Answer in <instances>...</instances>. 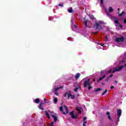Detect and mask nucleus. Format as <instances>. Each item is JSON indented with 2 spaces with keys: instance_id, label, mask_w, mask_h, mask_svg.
Segmentation results:
<instances>
[{
  "instance_id": "f257e3e1",
  "label": "nucleus",
  "mask_w": 126,
  "mask_h": 126,
  "mask_svg": "<svg viewBox=\"0 0 126 126\" xmlns=\"http://www.w3.org/2000/svg\"><path fill=\"white\" fill-rule=\"evenodd\" d=\"M125 66H126V64H125V65H122V66H117L116 67L114 68V70L112 71V68H109L107 70H102L101 71V74H103V73H105V75H103L102 77H100L98 80H97V81H100V80H102L103 78H105L106 76H107V74L108 73H114V72H116L117 71H120L125 67Z\"/></svg>"
},
{
  "instance_id": "f03ea898",
  "label": "nucleus",
  "mask_w": 126,
  "mask_h": 126,
  "mask_svg": "<svg viewBox=\"0 0 126 126\" xmlns=\"http://www.w3.org/2000/svg\"><path fill=\"white\" fill-rule=\"evenodd\" d=\"M104 24V22L102 21H99L98 22L95 23L96 29L98 30L102 29V25Z\"/></svg>"
},
{
  "instance_id": "7ed1b4c3",
  "label": "nucleus",
  "mask_w": 126,
  "mask_h": 126,
  "mask_svg": "<svg viewBox=\"0 0 126 126\" xmlns=\"http://www.w3.org/2000/svg\"><path fill=\"white\" fill-rule=\"evenodd\" d=\"M71 23L72 24V30L73 31H75L77 29V27L75 25V22L74 21V19L71 18Z\"/></svg>"
},
{
  "instance_id": "20e7f679",
  "label": "nucleus",
  "mask_w": 126,
  "mask_h": 126,
  "mask_svg": "<svg viewBox=\"0 0 126 126\" xmlns=\"http://www.w3.org/2000/svg\"><path fill=\"white\" fill-rule=\"evenodd\" d=\"M83 25L86 27V28H87V27H89V28L92 27V24H91V23L89 21H87V20L84 21Z\"/></svg>"
},
{
  "instance_id": "39448f33",
  "label": "nucleus",
  "mask_w": 126,
  "mask_h": 126,
  "mask_svg": "<svg viewBox=\"0 0 126 126\" xmlns=\"http://www.w3.org/2000/svg\"><path fill=\"white\" fill-rule=\"evenodd\" d=\"M70 115H71L72 119H78L77 117H78V114H76L74 115V112L73 111L71 112Z\"/></svg>"
},
{
  "instance_id": "423d86ee",
  "label": "nucleus",
  "mask_w": 126,
  "mask_h": 126,
  "mask_svg": "<svg viewBox=\"0 0 126 126\" xmlns=\"http://www.w3.org/2000/svg\"><path fill=\"white\" fill-rule=\"evenodd\" d=\"M124 40H125L124 37L121 36V37H116L115 41L117 42V43H120V42H124Z\"/></svg>"
},
{
  "instance_id": "0eeeda50",
  "label": "nucleus",
  "mask_w": 126,
  "mask_h": 126,
  "mask_svg": "<svg viewBox=\"0 0 126 126\" xmlns=\"http://www.w3.org/2000/svg\"><path fill=\"white\" fill-rule=\"evenodd\" d=\"M89 85H91V83H90V79H88L84 82V87H86L87 86H89Z\"/></svg>"
},
{
  "instance_id": "6e6552de",
  "label": "nucleus",
  "mask_w": 126,
  "mask_h": 126,
  "mask_svg": "<svg viewBox=\"0 0 126 126\" xmlns=\"http://www.w3.org/2000/svg\"><path fill=\"white\" fill-rule=\"evenodd\" d=\"M117 121L119 122L120 121V118L122 116V110L119 109L117 110Z\"/></svg>"
},
{
  "instance_id": "1a4fd4ad",
  "label": "nucleus",
  "mask_w": 126,
  "mask_h": 126,
  "mask_svg": "<svg viewBox=\"0 0 126 126\" xmlns=\"http://www.w3.org/2000/svg\"><path fill=\"white\" fill-rule=\"evenodd\" d=\"M62 88H63V86H61L60 87L56 88L55 89V94L57 96H59V93H58V90H60V89H61Z\"/></svg>"
},
{
  "instance_id": "9d476101",
  "label": "nucleus",
  "mask_w": 126,
  "mask_h": 126,
  "mask_svg": "<svg viewBox=\"0 0 126 126\" xmlns=\"http://www.w3.org/2000/svg\"><path fill=\"white\" fill-rule=\"evenodd\" d=\"M49 113H51V116L53 117L54 120V122H56V121H58V117H57V116H56V115H54L53 113H54V112H51V111H49Z\"/></svg>"
},
{
  "instance_id": "9b49d317",
  "label": "nucleus",
  "mask_w": 126,
  "mask_h": 126,
  "mask_svg": "<svg viewBox=\"0 0 126 126\" xmlns=\"http://www.w3.org/2000/svg\"><path fill=\"white\" fill-rule=\"evenodd\" d=\"M114 23L115 24V26L117 27V26H119L120 28H123V26L122 25L119 24V21L118 20H115L114 21Z\"/></svg>"
},
{
  "instance_id": "f8f14e48",
  "label": "nucleus",
  "mask_w": 126,
  "mask_h": 126,
  "mask_svg": "<svg viewBox=\"0 0 126 126\" xmlns=\"http://www.w3.org/2000/svg\"><path fill=\"white\" fill-rule=\"evenodd\" d=\"M39 109H40V110H41V111H44V108H43V103H41L39 104Z\"/></svg>"
},
{
  "instance_id": "ddd939ff",
  "label": "nucleus",
  "mask_w": 126,
  "mask_h": 126,
  "mask_svg": "<svg viewBox=\"0 0 126 126\" xmlns=\"http://www.w3.org/2000/svg\"><path fill=\"white\" fill-rule=\"evenodd\" d=\"M70 98V99H74V95L69 94V96L67 97V99H69Z\"/></svg>"
},
{
  "instance_id": "4468645a",
  "label": "nucleus",
  "mask_w": 126,
  "mask_h": 126,
  "mask_svg": "<svg viewBox=\"0 0 126 126\" xmlns=\"http://www.w3.org/2000/svg\"><path fill=\"white\" fill-rule=\"evenodd\" d=\"M79 77H80V73H78L75 76V79H78Z\"/></svg>"
},
{
  "instance_id": "2eb2a0df",
  "label": "nucleus",
  "mask_w": 126,
  "mask_h": 126,
  "mask_svg": "<svg viewBox=\"0 0 126 126\" xmlns=\"http://www.w3.org/2000/svg\"><path fill=\"white\" fill-rule=\"evenodd\" d=\"M64 108L66 112V114H68V108H67V107H66V106L64 105Z\"/></svg>"
},
{
  "instance_id": "dca6fc26",
  "label": "nucleus",
  "mask_w": 126,
  "mask_h": 126,
  "mask_svg": "<svg viewBox=\"0 0 126 126\" xmlns=\"http://www.w3.org/2000/svg\"><path fill=\"white\" fill-rule=\"evenodd\" d=\"M53 102L54 104H57V103H58V98L57 97L54 98Z\"/></svg>"
},
{
  "instance_id": "f3484780",
  "label": "nucleus",
  "mask_w": 126,
  "mask_h": 126,
  "mask_svg": "<svg viewBox=\"0 0 126 126\" xmlns=\"http://www.w3.org/2000/svg\"><path fill=\"white\" fill-rule=\"evenodd\" d=\"M108 11L109 12H113V11H114V9H113L112 7H110L109 9H108Z\"/></svg>"
},
{
  "instance_id": "a211bd4d",
  "label": "nucleus",
  "mask_w": 126,
  "mask_h": 126,
  "mask_svg": "<svg viewBox=\"0 0 126 126\" xmlns=\"http://www.w3.org/2000/svg\"><path fill=\"white\" fill-rule=\"evenodd\" d=\"M45 113L47 118L48 119H50V114H49V113L48 112V111H45Z\"/></svg>"
},
{
  "instance_id": "6ab92c4d",
  "label": "nucleus",
  "mask_w": 126,
  "mask_h": 126,
  "mask_svg": "<svg viewBox=\"0 0 126 126\" xmlns=\"http://www.w3.org/2000/svg\"><path fill=\"white\" fill-rule=\"evenodd\" d=\"M76 110L78 111V113H79V114H80V113H81V109L80 108H79V107H77V108H76Z\"/></svg>"
},
{
  "instance_id": "aec40b11",
  "label": "nucleus",
  "mask_w": 126,
  "mask_h": 126,
  "mask_svg": "<svg viewBox=\"0 0 126 126\" xmlns=\"http://www.w3.org/2000/svg\"><path fill=\"white\" fill-rule=\"evenodd\" d=\"M39 102H40V99L39 98L35 99V102L36 103V104H38Z\"/></svg>"
},
{
  "instance_id": "412c9836",
  "label": "nucleus",
  "mask_w": 126,
  "mask_h": 126,
  "mask_svg": "<svg viewBox=\"0 0 126 126\" xmlns=\"http://www.w3.org/2000/svg\"><path fill=\"white\" fill-rule=\"evenodd\" d=\"M68 12L69 13H72V8H70L69 9H68Z\"/></svg>"
},
{
  "instance_id": "4be33fe9",
  "label": "nucleus",
  "mask_w": 126,
  "mask_h": 126,
  "mask_svg": "<svg viewBox=\"0 0 126 126\" xmlns=\"http://www.w3.org/2000/svg\"><path fill=\"white\" fill-rule=\"evenodd\" d=\"M64 97H68V96H69V94H68V93H66L64 95Z\"/></svg>"
},
{
  "instance_id": "5701e85b",
  "label": "nucleus",
  "mask_w": 126,
  "mask_h": 126,
  "mask_svg": "<svg viewBox=\"0 0 126 126\" xmlns=\"http://www.w3.org/2000/svg\"><path fill=\"white\" fill-rule=\"evenodd\" d=\"M106 114L108 116V119L111 120V116H110V112H107Z\"/></svg>"
},
{
  "instance_id": "b1692460",
  "label": "nucleus",
  "mask_w": 126,
  "mask_h": 126,
  "mask_svg": "<svg viewBox=\"0 0 126 126\" xmlns=\"http://www.w3.org/2000/svg\"><path fill=\"white\" fill-rule=\"evenodd\" d=\"M107 16H108V17H109V18H113V16H112V15L107 13Z\"/></svg>"
},
{
  "instance_id": "393cba45",
  "label": "nucleus",
  "mask_w": 126,
  "mask_h": 126,
  "mask_svg": "<svg viewBox=\"0 0 126 126\" xmlns=\"http://www.w3.org/2000/svg\"><path fill=\"white\" fill-rule=\"evenodd\" d=\"M119 16H122V15H124V14H125V12H123L122 13L120 14V13L119 12Z\"/></svg>"
},
{
  "instance_id": "a878e982",
  "label": "nucleus",
  "mask_w": 126,
  "mask_h": 126,
  "mask_svg": "<svg viewBox=\"0 0 126 126\" xmlns=\"http://www.w3.org/2000/svg\"><path fill=\"white\" fill-rule=\"evenodd\" d=\"M108 91L107 90H106L103 93H102V95H105L106 93H107V92Z\"/></svg>"
},
{
  "instance_id": "bb28decb",
  "label": "nucleus",
  "mask_w": 126,
  "mask_h": 126,
  "mask_svg": "<svg viewBox=\"0 0 126 126\" xmlns=\"http://www.w3.org/2000/svg\"><path fill=\"white\" fill-rule=\"evenodd\" d=\"M78 91V88H75L74 89L75 92H77Z\"/></svg>"
},
{
  "instance_id": "cd10ccee",
  "label": "nucleus",
  "mask_w": 126,
  "mask_h": 126,
  "mask_svg": "<svg viewBox=\"0 0 126 126\" xmlns=\"http://www.w3.org/2000/svg\"><path fill=\"white\" fill-rule=\"evenodd\" d=\"M87 121H84V123L83 124V126H86V125H85V124H87Z\"/></svg>"
},
{
  "instance_id": "c85d7f7f",
  "label": "nucleus",
  "mask_w": 126,
  "mask_h": 126,
  "mask_svg": "<svg viewBox=\"0 0 126 126\" xmlns=\"http://www.w3.org/2000/svg\"><path fill=\"white\" fill-rule=\"evenodd\" d=\"M100 90H101V89H96L95 90V92H98V91H100Z\"/></svg>"
},
{
  "instance_id": "c756f323",
  "label": "nucleus",
  "mask_w": 126,
  "mask_h": 126,
  "mask_svg": "<svg viewBox=\"0 0 126 126\" xmlns=\"http://www.w3.org/2000/svg\"><path fill=\"white\" fill-rule=\"evenodd\" d=\"M88 89H89V90H90V89H91V88H92V87H91V86H90V85H89V87H88Z\"/></svg>"
},
{
  "instance_id": "7c9ffc66",
  "label": "nucleus",
  "mask_w": 126,
  "mask_h": 126,
  "mask_svg": "<svg viewBox=\"0 0 126 126\" xmlns=\"http://www.w3.org/2000/svg\"><path fill=\"white\" fill-rule=\"evenodd\" d=\"M44 101L45 103H48V102H47V98H44Z\"/></svg>"
},
{
  "instance_id": "2f4dec72",
  "label": "nucleus",
  "mask_w": 126,
  "mask_h": 126,
  "mask_svg": "<svg viewBox=\"0 0 126 126\" xmlns=\"http://www.w3.org/2000/svg\"><path fill=\"white\" fill-rule=\"evenodd\" d=\"M86 120H87V118L84 117V122H86Z\"/></svg>"
},
{
  "instance_id": "473e14b6",
  "label": "nucleus",
  "mask_w": 126,
  "mask_h": 126,
  "mask_svg": "<svg viewBox=\"0 0 126 126\" xmlns=\"http://www.w3.org/2000/svg\"><path fill=\"white\" fill-rule=\"evenodd\" d=\"M60 110L61 112H63V107H61L60 108Z\"/></svg>"
},
{
  "instance_id": "72a5a7b5",
  "label": "nucleus",
  "mask_w": 126,
  "mask_h": 126,
  "mask_svg": "<svg viewBox=\"0 0 126 126\" xmlns=\"http://www.w3.org/2000/svg\"><path fill=\"white\" fill-rule=\"evenodd\" d=\"M59 6L63 7V3H60V4H59Z\"/></svg>"
},
{
  "instance_id": "f704fd0d",
  "label": "nucleus",
  "mask_w": 126,
  "mask_h": 126,
  "mask_svg": "<svg viewBox=\"0 0 126 126\" xmlns=\"http://www.w3.org/2000/svg\"><path fill=\"white\" fill-rule=\"evenodd\" d=\"M114 87H114V86H111L110 87V89H114Z\"/></svg>"
},
{
  "instance_id": "c9c22d12",
  "label": "nucleus",
  "mask_w": 126,
  "mask_h": 126,
  "mask_svg": "<svg viewBox=\"0 0 126 126\" xmlns=\"http://www.w3.org/2000/svg\"><path fill=\"white\" fill-rule=\"evenodd\" d=\"M103 0H100V3H101V4H103Z\"/></svg>"
},
{
  "instance_id": "e433bc0d",
  "label": "nucleus",
  "mask_w": 126,
  "mask_h": 126,
  "mask_svg": "<svg viewBox=\"0 0 126 126\" xmlns=\"http://www.w3.org/2000/svg\"><path fill=\"white\" fill-rule=\"evenodd\" d=\"M124 22L126 24V19H124Z\"/></svg>"
},
{
  "instance_id": "4c0bfd02",
  "label": "nucleus",
  "mask_w": 126,
  "mask_h": 126,
  "mask_svg": "<svg viewBox=\"0 0 126 126\" xmlns=\"http://www.w3.org/2000/svg\"><path fill=\"white\" fill-rule=\"evenodd\" d=\"M112 76H113V74H111L109 76H108V78H110V77H112Z\"/></svg>"
},
{
  "instance_id": "58836bf2",
  "label": "nucleus",
  "mask_w": 126,
  "mask_h": 126,
  "mask_svg": "<svg viewBox=\"0 0 126 126\" xmlns=\"http://www.w3.org/2000/svg\"><path fill=\"white\" fill-rule=\"evenodd\" d=\"M125 63V61H123L120 62V63Z\"/></svg>"
},
{
  "instance_id": "ea45409f",
  "label": "nucleus",
  "mask_w": 126,
  "mask_h": 126,
  "mask_svg": "<svg viewBox=\"0 0 126 126\" xmlns=\"http://www.w3.org/2000/svg\"><path fill=\"white\" fill-rule=\"evenodd\" d=\"M94 18V17L92 16V17H91V19H93Z\"/></svg>"
},
{
  "instance_id": "a19ab883",
  "label": "nucleus",
  "mask_w": 126,
  "mask_h": 126,
  "mask_svg": "<svg viewBox=\"0 0 126 126\" xmlns=\"http://www.w3.org/2000/svg\"><path fill=\"white\" fill-rule=\"evenodd\" d=\"M105 81H108V79H106L105 80Z\"/></svg>"
},
{
  "instance_id": "79ce46f5",
  "label": "nucleus",
  "mask_w": 126,
  "mask_h": 126,
  "mask_svg": "<svg viewBox=\"0 0 126 126\" xmlns=\"http://www.w3.org/2000/svg\"><path fill=\"white\" fill-rule=\"evenodd\" d=\"M124 4H125V5H126V2H125V3H124Z\"/></svg>"
},
{
  "instance_id": "37998d69",
  "label": "nucleus",
  "mask_w": 126,
  "mask_h": 126,
  "mask_svg": "<svg viewBox=\"0 0 126 126\" xmlns=\"http://www.w3.org/2000/svg\"><path fill=\"white\" fill-rule=\"evenodd\" d=\"M100 6H101V7H103V6H102V4H100Z\"/></svg>"
},
{
  "instance_id": "c03bdc74",
  "label": "nucleus",
  "mask_w": 126,
  "mask_h": 126,
  "mask_svg": "<svg viewBox=\"0 0 126 126\" xmlns=\"http://www.w3.org/2000/svg\"><path fill=\"white\" fill-rule=\"evenodd\" d=\"M116 83H118V82H117V81H115Z\"/></svg>"
},
{
  "instance_id": "a18cd8bd",
  "label": "nucleus",
  "mask_w": 126,
  "mask_h": 126,
  "mask_svg": "<svg viewBox=\"0 0 126 126\" xmlns=\"http://www.w3.org/2000/svg\"><path fill=\"white\" fill-rule=\"evenodd\" d=\"M49 20H51V18H49Z\"/></svg>"
},
{
  "instance_id": "49530a36",
  "label": "nucleus",
  "mask_w": 126,
  "mask_h": 126,
  "mask_svg": "<svg viewBox=\"0 0 126 126\" xmlns=\"http://www.w3.org/2000/svg\"><path fill=\"white\" fill-rule=\"evenodd\" d=\"M118 10H120V8H118Z\"/></svg>"
},
{
  "instance_id": "de8ad7c7",
  "label": "nucleus",
  "mask_w": 126,
  "mask_h": 126,
  "mask_svg": "<svg viewBox=\"0 0 126 126\" xmlns=\"http://www.w3.org/2000/svg\"><path fill=\"white\" fill-rule=\"evenodd\" d=\"M63 114H65V113L64 112Z\"/></svg>"
},
{
  "instance_id": "09e8293b",
  "label": "nucleus",
  "mask_w": 126,
  "mask_h": 126,
  "mask_svg": "<svg viewBox=\"0 0 126 126\" xmlns=\"http://www.w3.org/2000/svg\"><path fill=\"white\" fill-rule=\"evenodd\" d=\"M106 40H107V37H106Z\"/></svg>"
}]
</instances>
